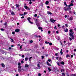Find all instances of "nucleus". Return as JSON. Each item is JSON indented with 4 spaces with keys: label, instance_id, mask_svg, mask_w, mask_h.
<instances>
[{
    "label": "nucleus",
    "instance_id": "nucleus-1",
    "mask_svg": "<svg viewBox=\"0 0 76 76\" xmlns=\"http://www.w3.org/2000/svg\"><path fill=\"white\" fill-rule=\"evenodd\" d=\"M22 70V69H21V66H18V71L19 72H21Z\"/></svg>",
    "mask_w": 76,
    "mask_h": 76
},
{
    "label": "nucleus",
    "instance_id": "nucleus-2",
    "mask_svg": "<svg viewBox=\"0 0 76 76\" xmlns=\"http://www.w3.org/2000/svg\"><path fill=\"white\" fill-rule=\"evenodd\" d=\"M69 36L71 37L72 39H74L75 38H74V36H73V33H72V34H70Z\"/></svg>",
    "mask_w": 76,
    "mask_h": 76
},
{
    "label": "nucleus",
    "instance_id": "nucleus-3",
    "mask_svg": "<svg viewBox=\"0 0 76 76\" xmlns=\"http://www.w3.org/2000/svg\"><path fill=\"white\" fill-rule=\"evenodd\" d=\"M73 29H70L69 30V32H70V33H69V35H70V34H74V32H73Z\"/></svg>",
    "mask_w": 76,
    "mask_h": 76
},
{
    "label": "nucleus",
    "instance_id": "nucleus-4",
    "mask_svg": "<svg viewBox=\"0 0 76 76\" xmlns=\"http://www.w3.org/2000/svg\"><path fill=\"white\" fill-rule=\"evenodd\" d=\"M50 20L51 22H53V23H54V22L56 21V20H54V19L52 18H51L50 19Z\"/></svg>",
    "mask_w": 76,
    "mask_h": 76
},
{
    "label": "nucleus",
    "instance_id": "nucleus-5",
    "mask_svg": "<svg viewBox=\"0 0 76 76\" xmlns=\"http://www.w3.org/2000/svg\"><path fill=\"white\" fill-rule=\"evenodd\" d=\"M10 13H11V14L12 15H15V12H14L13 11L10 10Z\"/></svg>",
    "mask_w": 76,
    "mask_h": 76
},
{
    "label": "nucleus",
    "instance_id": "nucleus-6",
    "mask_svg": "<svg viewBox=\"0 0 76 76\" xmlns=\"http://www.w3.org/2000/svg\"><path fill=\"white\" fill-rule=\"evenodd\" d=\"M31 19V18H28V19H27V20H28L29 21V23H30L31 24H32L33 23L31 22V21H30V20Z\"/></svg>",
    "mask_w": 76,
    "mask_h": 76
},
{
    "label": "nucleus",
    "instance_id": "nucleus-7",
    "mask_svg": "<svg viewBox=\"0 0 76 76\" xmlns=\"http://www.w3.org/2000/svg\"><path fill=\"white\" fill-rule=\"evenodd\" d=\"M68 19L69 20H73V18L71 17L70 18H69Z\"/></svg>",
    "mask_w": 76,
    "mask_h": 76
},
{
    "label": "nucleus",
    "instance_id": "nucleus-8",
    "mask_svg": "<svg viewBox=\"0 0 76 76\" xmlns=\"http://www.w3.org/2000/svg\"><path fill=\"white\" fill-rule=\"evenodd\" d=\"M15 32H19V31H20V30L19 29H16L15 30Z\"/></svg>",
    "mask_w": 76,
    "mask_h": 76
},
{
    "label": "nucleus",
    "instance_id": "nucleus-9",
    "mask_svg": "<svg viewBox=\"0 0 76 76\" xmlns=\"http://www.w3.org/2000/svg\"><path fill=\"white\" fill-rule=\"evenodd\" d=\"M40 64V62H38L37 66L38 68H39V69L40 67V66L39 65Z\"/></svg>",
    "mask_w": 76,
    "mask_h": 76
},
{
    "label": "nucleus",
    "instance_id": "nucleus-10",
    "mask_svg": "<svg viewBox=\"0 0 76 76\" xmlns=\"http://www.w3.org/2000/svg\"><path fill=\"white\" fill-rule=\"evenodd\" d=\"M24 7L26 9V10H29V8L28 7V6H24Z\"/></svg>",
    "mask_w": 76,
    "mask_h": 76
},
{
    "label": "nucleus",
    "instance_id": "nucleus-11",
    "mask_svg": "<svg viewBox=\"0 0 76 76\" xmlns=\"http://www.w3.org/2000/svg\"><path fill=\"white\" fill-rule=\"evenodd\" d=\"M64 32H68V29L66 28V29H65V28H64Z\"/></svg>",
    "mask_w": 76,
    "mask_h": 76
},
{
    "label": "nucleus",
    "instance_id": "nucleus-12",
    "mask_svg": "<svg viewBox=\"0 0 76 76\" xmlns=\"http://www.w3.org/2000/svg\"><path fill=\"white\" fill-rule=\"evenodd\" d=\"M29 65H28V64H26L25 65V67H26V68L27 67H29Z\"/></svg>",
    "mask_w": 76,
    "mask_h": 76
},
{
    "label": "nucleus",
    "instance_id": "nucleus-13",
    "mask_svg": "<svg viewBox=\"0 0 76 76\" xmlns=\"http://www.w3.org/2000/svg\"><path fill=\"white\" fill-rule=\"evenodd\" d=\"M47 13L48 15H52V13H51V12L50 11H48Z\"/></svg>",
    "mask_w": 76,
    "mask_h": 76
},
{
    "label": "nucleus",
    "instance_id": "nucleus-14",
    "mask_svg": "<svg viewBox=\"0 0 76 76\" xmlns=\"http://www.w3.org/2000/svg\"><path fill=\"white\" fill-rule=\"evenodd\" d=\"M15 6H16V7H17V8H18V7H19L20 5H19V4H17L15 5Z\"/></svg>",
    "mask_w": 76,
    "mask_h": 76
},
{
    "label": "nucleus",
    "instance_id": "nucleus-15",
    "mask_svg": "<svg viewBox=\"0 0 76 76\" xmlns=\"http://www.w3.org/2000/svg\"><path fill=\"white\" fill-rule=\"evenodd\" d=\"M47 64L48 65V66H51L50 64L49 63H48V62H47Z\"/></svg>",
    "mask_w": 76,
    "mask_h": 76
},
{
    "label": "nucleus",
    "instance_id": "nucleus-16",
    "mask_svg": "<svg viewBox=\"0 0 76 76\" xmlns=\"http://www.w3.org/2000/svg\"><path fill=\"white\" fill-rule=\"evenodd\" d=\"M22 69L23 72H26V69H25L24 68H23V69Z\"/></svg>",
    "mask_w": 76,
    "mask_h": 76
},
{
    "label": "nucleus",
    "instance_id": "nucleus-17",
    "mask_svg": "<svg viewBox=\"0 0 76 76\" xmlns=\"http://www.w3.org/2000/svg\"><path fill=\"white\" fill-rule=\"evenodd\" d=\"M60 53L61 55H63V51H62V49H61Z\"/></svg>",
    "mask_w": 76,
    "mask_h": 76
},
{
    "label": "nucleus",
    "instance_id": "nucleus-18",
    "mask_svg": "<svg viewBox=\"0 0 76 76\" xmlns=\"http://www.w3.org/2000/svg\"><path fill=\"white\" fill-rule=\"evenodd\" d=\"M67 10H68L69 11L71 10V8L70 7H68L67 8Z\"/></svg>",
    "mask_w": 76,
    "mask_h": 76
},
{
    "label": "nucleus",
    "instance_id": "nucleus-19",
    "mask_svg": "<svg viewBox=\"0 0 76 76\" xmlns=\"http://www.w3.org/2000/svg\"><path fill=\"white\" fill-rule=\"evenodd\" d=\"M38 28L39 29H42V28L41 27H38Z\"/></svg>",
    "mask_w": 76,
    "mask_h": 76
},
{
    "label": "nucleus",
    "instance_id": "nucleus-20",
    "mask_svg": "<svg viewBox=\"0 0 76 76\" xmlns=\"http://www.w3.org/2000/svg\"><path fill=\"white\" fill-rule=\"evenodd\" d=\"M1 65L2 67H4L5 65L3 64H1Z\"/></svg>",
    "mask_w": 76,
    "mask_h": 76
},
{
    "label": "nucleus",
    "instance_id": "nucleus-21",
    "mask_svg": "<svg viewBox=\"0 0 76 76\" xmlns=\"http://www.w3.org/2000/svg\"><path fill=\"white\" fill-rule=\"evenodd\" d=\"M61 64H63V65H64V62L63 61H62L61 63Z\"/></svg>",
    "mask_w": 76,
    "mask_h": 76
},
{
    "label": "nucleus",
    "instance_id": "nucleus-22",
    "mask_svg": "<svg viewBox=\"0 0 76 76\" xmlns=\"http://www.w3.org/2000/svg\"><path fill=\"white\" fill-rule=\"evenodd\" d=\"M64 5H65V6H66V7H67L68 6H67V4H66V2H64Z\"/></svg>",
    "mask_w": 76,
    "mask_h": 76
},
{
    "label": "nucleus",
    "instance_id": "nucleus-23",
    "mask_svg": "<svg viewBox=\"0 0 76 76\" xmlns=\"http://www.w3.org/2000/svg\"><path fill=\"white\" fill-rule=\"evenodd\" d=\"M32 58V57L29 58V61H31V58Z\"/></svg>",
    "mask_w": 76,
    "mask_h": 76
},
{
    "label": "nucleus",
    "instance_id": "nucleus-24",
    "mask_svg": "<svg viewBox=\"0 0 76 76\" xmlns=\"http://www.w3.org/2000/svg\"><path fill=\"white\" fill-rule=\"evenodd\" d=\"M28 60V58L26 57L25 58V61H27V60Z\"/></svg>",
    "mask_w": 76,
    "mask_h": 76
},
{
    "label": "nucleus",
    "instance_id": "nucleus-25",
    "mask_svg": "<svg viewBox=\"0 0 76 76\" xmlns=\"http://www.w3.org/2000/svg\"><path fill=\"white\" fill-rule=\"evenodd\" d=\"M56 63H57V65H58V66H60V64H59V62H57Z\"/></svg>",
    "mask_w": 76,
    "mask_h": 76
},
{
    "label": "nucleus",
    "instance_id": "nucleus-26",
    "mask_svg": "<svg viewBox=\"0 0 76 76\" xmlns=\"http://www.w3.org/2000/svg\"><path fill=\"white\" fill-rule=\"evenodd\" d=\"M49 3V2H48V1H46L45 2V4H48Z\"/></svg>",
    "mask_w": 76,
    "mask_h": 76
},
{
    "label": "nucleus",
    "instance_id": "nucleus-27",
    "mask_svg": "<svg viewBox=\"0 0 76 76\" xmlns=\"http://www.w3.org/2000/svg\"><path fill=\"white\" fill-rule=\"evenodd\" d=\"M45 44H49V42H47V41H46L45 42Z\"/></svg>",
    "mask_w": 76,
    "mask_h": 76
},
{
    "label": "nucleus",
    "instance_id": "nucleus-28",
    "mask_svg": "<svg viewBox=\"0 0 76 76\" xmlns=\"http://www.w3.org/2000/svg\"><path fill=\"white\" fill-rule=\"evenodd\" d=\"M48 70L50 72V71H51V69L49 68H48Z\"/></svg>",
    "mask_w": 76,
    "mask_h": 76
},
{
    "label": "nucleus",
    "instance_id": "nucleus-29",
    "mask_svg": "<svg viewBox=\"0 0 76 76\" xmlns=\"http://www.w3.org/2000/svg\"><path fill=\"white\" fill-rule=\"evenodd\" d=\"M18 66H20V63H19L18 64Z\"/></svg>",
    "mask_w": 76,
    "mask_h": 76
},
{
    "label": "nucleus",
    "instance_id": "nucleus-30",
    "mask_svg": "<svg viewBox=\"0 0 76 76\" xmlns=\"http://www.w3.org/2000/svg\"><path fill=\"white\" fill-rule=\"evenodd\" d=\"M27 14V12H24V15H26Z\"/></svg>",
    "mask_w": 76,
    "mask_h": 76
},
{
    "label": "nucleus",
    "instance_id": "nucleus-31",
    "mask_svg": "<svg viewBox=\"0 0 76 76\" xmlns=\"http://www.w3.org/2000/svg\"><path fill=\"white\" fill-rule=\"evenodd\" d=\"M70 4L71 6H73V3H72Z\"/></svg>",
    "mask_w": 76,
    "mask_h": 76
},
{
    "label": "nucleus",
    "instance_id": "nucleus-32",
    "mask_svg": "<svg viewBox=\"0 0 76 76\" xmlns=\"http://www.w3.org/2000/svg\"><path fill=\"white\" fill-rule=\"evenodd\" d=\"M36 21H35V23H36L37 25V26H38V24H37V20L36 19Z\"/></svg>",
    "mask_w": 76,
    "mask_h": 76
},
{
    "label": "nucleus",
    "instance_id": "nucleus-33",
    "mask_svg": "<svg viewBox=\"0 0 76 76\" xmlns=\"http://www.w3.org/2000/svg\"><path fill=\"white\" fill-rule=\"evenodd\" d=\"M69 40H70V41H72V39L71 37H69Z\"/></svg>",
    "mask_w": 76,
    "mask_h": 76
},
{
    "label": "nucleus",
    "instance_id": "nucleus-34",
    "mask_svg": "<svg viewBox=\"0 0 76 76\" xmlns=\"http://www.w3.org/2000/svg\"><path fill=\"white\" fill-rule=\"evenodd\" d=\"M61 72H64V69H61Z\"/></svg>",
    "mask_w": 76,
    "mask_h": 76
},
{
    "label": "nucleus",
    "instance_id": "nucleus-35",
    "mask_svg": "<svg viewBox=\"0 0 76 76\" xmlns=\"http://www.w3.org/2000/svg\"><path fill=\"white\" fill-rule=\"evenodd\" d=\"M69 55L67 54L66 56V58H68V57H69Z\"/></svg>",
    "mask_w": 76,
    "mask_h": 76
},
{
    "label": "nucleus",
    "instance_id": "nucleus-36",
    "mask_svg": "<svg viewBox=\"0 0 76 76\" xmlns=\"http://www.w3.org/2000/svg\"><path fill=\"white\" fill-rule=\"evenodd\" d=\"M21 57L22 58H24V57H25V55H22Z\"/></svg>",
    "mask_w": 76,
    "mask_h": 76
},
{
    "label": "nucleus",
    "instance_id": "nucleus-37",
    "mask_svg": "<svg viewBox=\"0 0 76 76\" xmlns=\"http://www.w3.org/2000/svg\"><path fill=\"white\" fill-rule=\"evenodd\" d=\"M38 75L39 76H41V74H40V73H39L38 74Z\"/></svg>",
    "mask_w": 76,
    "mask_h": 76
},
{
    "label": "nucleus",
    "instance_id": "nucleus-38",
    "mask_svg": "<svg viewBox=\"0 0 76 76\" xmlns=\"http://www.w3.org/2000/svg\"><path fill=\"white\" fill-rule=\"evenodd\" d=\"M22 46H23V45H20V49H22Z\"/></svg>",
    "mask_w": 76,
    "mask_h": 76
},
{
    "label": "nucleus",
    "instance_id": "nucleus-39",
    "mask_svg": "<svg viewBox=\"0 0 76 76\" xmlns=\"http://www.w3.org/2000/svg\"><path fill=\"white\" fill-rule=\"evenodd\" d=\"M64 10H65V11H67V10H68L67 9H66L65 7H64Z\"/></svg>",
    "mask_w": 76,
    "mask_h": 76
},
{
    "label": "nucleus",
    "instance_id": "nucleus-40",
    "mask_svg": "<svg viewBox=\"0 0 76 76\" xmlns=\"http://www.w3.org/2000/svg\"><path fill=\"white\" fill-rule=\"evenodd\" d=\"M42 59H44V56H42Z\"/></svg>",
    "mask_w": 76,
    "mask_h": 76
},
{
    "label": "nucleus",
    "instance_id": "nucleus-41",
    "mask_svg": "<svg viewBox=\"0 0 76 76\" xmlns=\"http://www.w3.org/2000/svg\"><path fill=\"white\" fill-rule=\"evenodd\" d=\"M30 43H32V42H33V41H32V40H31V41H30Z\"/></svg>",
    "mask_w": 76,
    "mask_h": 76
},
{
    "label": "nucleus",
    "instance_id": "nucleus-42",
    "mask_svg": "<svg viewBox=\"0 0 76 76\" xmlns=\"http://www.w3.org/2000/svg\"><path fill=\"white\" fill-rule=\"evenodd\" d=\"M49 45H52V43H51V42H50L49 43Z\"/></svg>",
    "mask_w": 76,
    "mask_h": 76
},
{
    "label": "nucleus",
    "instance_id": "nucleus-43",
    "mask_svg": "<svg viewBox=\"0 0 76 76\" xmlns=\"http://www.w3.org/2000/svg\"><path fill=\"white\" fill-rule=\"evenodd\" d=\"M7 25V23L5 22L4 23V25Z\"/></svg>",
    "mask_w": 76,
    "mask_h": 76
},
{
    "label": "nucleus",
    "instance_id": "nucleus-44",
    "mask_svg": "<svg viewBox=\"0 0 76 76\" xmlns=\"http://www.w3.org/2000/svg\"><path fill=\"white\" fill-rule=\"evenodd\" d=\"M55 55L56 56H58V53H55Z\"/></svg>",
    "mask_w": 76,
    "mask_h": 76
},
{
    "label": "nucleus",
    "instance_id": "nucleus-45",
    "mask_svg": "<svg viewBox=\"0 0 76 76\" xmlns=\"http://www.w3.org/2000/svg\"><path fill=\"white\" fill-rule=\"evenodd\" d=\"M68 64H71V62H70V61H69L68 62Z\"/></svg>",
    "mask_w": 76,
    "mask_h": 76
},
{
    "label": "nucleus",
    "instance_id": "nucleus-46",
    "mask_svg": "<svg viewBox=\"0 0 76 76\" xmlns=\"http://www.w3.org/2000/svg\"><path fill=\"white\" fill-rule=\"evenodd\" d=\"M34 17H37V14H35L34 15Z\"/></svg>",
    "mask_w": 76,
    "mask_h": 76
},
{
    "label": "nucleus",
    "instance_id": "nucleus-47",
    "mask_svg": "<svg viewBox=\"0 0 76 76\" xmlns=\"http://www.w3.org/2000/svg\"><path fill=\"white\" fill-rule=\"evenodd\" d=\"M65 26H66V27H68V25L67 24H65Z\"/></svg>",
    "mask_w": 76,
    "mask_h": 76
},
{
    "label": "nucleus",
    "instance_id": "nucleus-48",
    "mask_svg": "<svg viewBox=\"0 0 76 76\" xmlns=\"http://www.w3.org/2000/svg\"><path fill=\"white\" fill-rule=\"evenodd\" d=\"M68 45H69V46H70V43L68 42Z\"/></svg>",
    "mask_w": 76,
    "mask_h": 76
},
{
    "label": "nucleus",
    "instance_id": "nucleus-49",
    "mask_svg": "<svg viewBox=\"0 0 76 76\" xmlns=\"http://www.w3.org/2000/svg\"><path fill=\"white\" fill-rule=\"evenodd\" d=\"M21 10V8H19L18 9V10H19V11L20 10Z\"/></svg>",
    "mask_w": 76,
    "mask_h": 76
},
{
    "label": "nucleus",
    "instance_id": "nucleus-50",
    "mask_svg": "<svg viewBox=\"0 0 76 76\" xmlns=\"http://www.w3.org/2000/svg\"><path fill=\"white\" fill-rule=\"evenodd\" d=\"M54 28L55 29H57V27L56 26H55Z\"/></svg>",
    "mask_w": 76,
    "mask_h": 76
},
{
    "label": "nucleus",
    "instance_id": "nucleus-51",
    "mask_svg": "<svg viewBox=\"0 0 76 76\" xmlns=\"http://www.w3.org/2000/svg\"><path fill=\"white\" fill-rule=\"evenodd\" d=\"M12 34H13V35H14V34H15V32L13 31L12 32Z\"/></svg>",
    "mask_w": 76,
    "mask_h": 76
},
{
    "label": "nucleus",
    "instance_id": "nucleus-52",
    "mask_svg": "<svg viewBox=\"0 0 76 76\" xmlns=\"http://www.w3.org/2000/svg\"><path fill=\"white\" fill-rule=\"evenodd\" d=\"M1 31H3L4 30V29H3V28H1Z\"/></svg>",
    "mask_w": 76,
    "mask_h": 76
},
{
    "label": "nucleus",
    "instance_id": "nucleus-53",
    "mask_svg": "<svg viewBox=\"0 0 76 76\" xmlns=\"http://www.w3.org/2000/svg\"><path fill=\"white\" fill-rule=\"evenodd\" d=\"M21 63H22V64H23V63H24V62L23 61H21Z\"/></svg>",
    "mask_w": 76,
    "mask_h": 76
},
{
    "label": "nucleus",
    "instance_id": "nucleus-54",
    "mask_svg": "<svg viewBox=\"0 0 76 76\" xmlns=\"http://www.w3.org/2000/svg\"><path fill=\"white\" fill-rule=\"evenodd\" d=\"M51 61V59H48V61H49V62H50Z\"/></svg>",
    "mask_w": 76,
    "mask_h": 76
},
{
    "label": "nucleus",
    "instance_id": "nucleus-55",
    "mask_svg": "<svg viewBox=\"0 0 76 76\" xmlns=\"http://www.w3.org/2000/svg\"><path fill=\"white\" fill-rule=\"evenodd\" d=\"M72 76H76V74H74L73 75H72Z\"/></svg>",
    "mask_w": 76,
    "mask_h": 76
},
{
    "label": "nucleus",
    "instance_id": "nucleus-56",
    "mask_svg": "<svg viewBox=\"0 0 76 76\" xmlns=\"http://www.w3.org/2000/svg\"><path fill=\"white\" fill-rule=\"evenodd\" d=\"M29 4H32V2L31 1H30L29 3Z\"/></svg>",
    "mask_w": 76,
    "mask_h": 76
},
{
    "label": "nucleus",
    "instance_id": "nucleus-57",
    "mask_svg": "<svg viewBox=\"0 0 76 76\" xmlns=\"http://www.w3.org/2000/svg\"><path fill=\"white\" fill-rule=\"evenodd\" d=\"M9 50H11V49H12V48L10 47L9 48Z\"/></svg>",
    "mask_w": 76,
    "mask_h": 76
},
{
    "label": "nucleus",
    "instance_id": "nucleus-58",
    "mask_svg": "<svg viewBox=\"0 0 76 76\" xmlns=\"http://www.w3.org/2000/svg\"><path fill=\"white\" fill-rule=\"evenodd\" d=\"M71 58H73V56L71 55Z\"/></svg>",
    "mask_w": 76,
    "mask_h": 76
},
{
    "label": "nucleus",
    "instance_id": "nucleus-59",
    "mask_svg": "<svg viewBox=\"0 0 76 76\" xmlns=\"http://www.w3.org/2000/svg\"><path fill=\"white\" fill-rule=\"evenodd\" d=\"M48 34H50V33H51V32H50V31H49L48 32Z\"/></svg>",
    "mask_w": 76,
    "mask_h": 76
},
{
    "label": "nucleus",
    "instance_id": "nucleus-60",
    "mask_svg": "<svg viewBox=\"0 0 76 76\" xmlns=\"http://www.w3.org/2000/svg\"><path fill=\"white\" fill-rule=\"evenodd\" d=\"M56 34H58V31H56Z\"/></svg>",
    "mask_w": 76,
    "mask_h": 76
},
{
    "label": "nucleus",
    "instance_id": "nucleus-61",
    "mask_svg": "<svg viewBox=\"0 0 76 76\" xmlns=\"http://www.w3.org/2000/svg\"><path fill=\"white\" fill-rule=\"evenodd\" d=\"M47 8H48V9H49L50 8V6H47Z\"/></svg>",
    "mask_w": 76,
    "mask_h": 76
},
{
    "label": "nucleus",
    "instance_id": "nucleus-62",
    "mask_svg": "<svg viewBox=\"0 0 76 76\" xmlns=\"http://www.w3.org/2000/svg\"><path fill=\"white\" fill-rule=\"evenodd\" d=\"M73 2H74V1L73 0L71 1V3H73Z\"/></svg>",
    "mask_w": 76,
    "mask_h": 76
},
{
    "label": "nucleus",
    "instance_id": "nucleus-63",
    "mask_svg": "<svg viewBox=\"0 0 76 76\" xmlns=\"http://www.w3.org/2000/svg\"><path fill=\"white\" fill-rule=\"evenodd\" d=\"M65 18H67V16L66 15H65Z\"/></svg>",
    "mask_w": 76,
    "mask_h": 76
},
{
    "label": "nucleus",
    "instance_id": "nucleus-64",
    "mask_svg": "<svg viewBox=\"0 0 76 76\" xmlns=\"http://www.w3.org/2000/svg\"><path fill=\"white\" fill-rule=\"evenodd\" d=\"M74 51H76V49H75L74 50Z\"/></svg>",
    "mask_w": 76,
    "mask_h": 76
}]
</instances>
